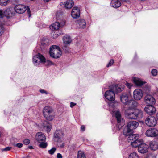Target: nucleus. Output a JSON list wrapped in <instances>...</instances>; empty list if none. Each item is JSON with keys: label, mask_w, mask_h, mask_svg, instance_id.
I'll list each match as a JSON object with an SVG mask.
<instances>
[{"label": "nucleus", "mask_w": 158, "mask_h": 158, "mask_svg": "<svg viewBox=\"0 0 158 158\" xmlns=\"http://www.w3.org/2000/svg\"><path fill=\"white\" fill-rule=\"evenodd\" d=\"M118 105L117 102H110L108 103L109 110L111 112L113 115L114 117L117 121V127L118 129L120 130L124 126V121L122 119L121 113L119 110L116 108V105Z\"/></svg>", "instance_id": "nucleus-1"}, {"label": "nucleus", "mask_w": 158, "mask_h": 158, "mask_svg": "<svg viewBox=\"0 0 158 158\" xmlns=\"http://www.w3.org/2000/svg\"><path fill=\"white\" fill-rule=\"evenodd\" d=\"M125 116L128 119H140L143 117L142 111L139 109H135L131 111L130 109H127L125 111Z\"/></svg>", "instance_id": "nucleus-2"}, {"label": "nucleus", "mask_w": 158, "mask_h": 158, "mask_svg": "<svg viewBox=\"0 0 158 158\" xmlns=\"http://www.w3.org/2000/svg\"><path fill=\"white\" fill-rule=\"evenodd\" d=\"M43 113L44 117L48 120L52 121L54 118L53 110L49 106H45L44 108Z\"/></svg>", "instance_id": "nucleus-3"}, {"label": "nucleus", "mask_w": 158, "mask_h": 158, "mask_svg": "<svg viewBox=\"0 0 158 158\" xmlns=\"http://www.w3.org/2000/svg\"><path fill=\"white\" fill-rule=\"evenodd\" d=\"M50 49L49 54L51 57L57 59L61 56L62 52L60 48L58 46L55 45L52 46Z\"/></svg>", "instance_id": "nucleus-4"}, {"label": "nucleus", "mask_w": 158, "mask_h": 158, "mask_svg": "<svg viewBox=\"0 0 158 158\" xmlns=\"http://www.w3.org/2000/svg\"><path fill=\"white\" fill-rule=\"evenodd\" d=\"M15 10L17 13L20 14H23L27 10V12L29 15V17L31 16V12L29 7L27 6V8L24 5L19 4L15 6Z\"/></svg>", "instance_id": "nucleus-5"}, {"label": "nucleus", "mask_w": 158, "mask_h": 158, "mask_svg": "<svg viewBox=\"0 0 158 158\" xmlns=\"http://www.w3.org/2000/svg\"><path fill=\"white\" fill-rule=\"evenodd\" d=\"M44 60L45 57L40 53H38L33 57V62L35 66L39 65L40 62L42 63L44 62Z\"/></svg>", "instance_id": "nucleus-6"}, {"label": "nucleus", "mask_w": 158, "mask_h": 158, "mask_svg": "<svg viewBox=\"0 0 158 158\" xmlns=\"http://www.w3.org/2000/svg\"><path fill=\"white\" fill-rule=\"evenodd\" d=\"M145 123L147 125L150 127L155 126L157 123V120L154 116H149L145 120Z\"/></svg>", "instance_id": "nucleus-7"}, {"label": "nucleus", "mask_w": 158, "mask_h": 158, "mask_svg": "<svg viewBox=\"0 0 158 158\" xmlns=\"http://www.w3.org/2000/svg\"><path fill=\"white\" fill-rule=\"evenodd\" d=\"M105 98L110 101H114L115 99V96L114 93L112 90L106 91L104 94Z\"/></svg>", "instance_id": "nucleus-8"}, {"label": "nucleus", "mask_w": 158, "mask_h": 158, "mask_svg": "<svg viewBox=\"0 0 158 158\" xmlns=\"http://www.w3.org/2000/svg\"><path fill=\"white\" fill-rule=\"evenodd\" d=\"M146 136L154 137L158 136V131L155 128H150L145 133Z\"/></svg>", "instance_id": "nucleus-9"}, {"label": "nucleus", "mask_w": 158, "mask_h": 158, "mask_svg": "<svg viewBox=\"0 0 158 158\" xmlns=\"http://www.w3.org/2000/svg\"><path fill=\"white\" fill-rule=\"evenodd\" d=\"M144 102L149 105H153L155 103V99L151 95L147 94L144 98Z\"/></svg>", "instance_id": "nucleus-10"}, {"label": "nucleus", "mask_w": 158, "mask_h": 158, "mask_svg": "<svg viewBox=\"0 0 158 158\" xmlns=\"http://www.w3.org/2000/svg\"><path fill=\"white\" fill-rule=\"evenodd\" d=\"M148 146L143 142L139 146L138 148V151L141 153L144 154L148 152Z\"/></svg>", "instance_id": "nucleus-11"}, {"label": "nucleus", "mask_w": 158, "mask_h": 158, "mask_svg": "<svg viewBox=\"0 0 158 158\" xmlns=\"http://www.w3.org/2000/svg\"><path fill=\"white\" fill-rule=\"evenodd\" d=\"M80 11L79 8L77 6L74 7L71 12L72 17L74 19L78 18L80 15Z\"/></svg>", "instance_id": "nucleus-12"}, {"label": "nucleus", "mask_w": 158, "mask_h": 158, "mask_svg": "<svg viewBox=\"0 0 158 158\" xmlns=\"http://www.w3.org/2000/svg\"><path fill=\"white\" fill-rule=\"evenodd\" d=\"M65 24V22L60 23L56 22L52 24V25L50 26V28L52 30H58L60 27H62Z\"/></svg>", "instance_id": "nucleus-13"}, {"label": "nucleus", "mask_w": 158, "mask_h": 158, "mask_svg": "<svg viewBox=\"0 0 158 158\" xmlns=\"http://www.w3.org/2000/svg\"><path fill=\"white\" fill-rule=\"evenodd\" d=\"M60 5L66 9H71L74 5V2L72 0H67L66 2H61Z\"/></svg>", "instance_id": "nucleus-14"}, {"label": "nucleus", "mask_w": 158, "mask_h": 158, "mask_svg": "<svg viewBox=\"0 0 158 158\" xmlns=\"http://www.w3.org/2000/svg\"><path fill=\"white\" fill-rule=\"evenodd\" d=\"M144 110L148 114L153 115L155 113L156 110L153 105H148L145 107Z\"/></svg>", "instance_id": "nucleus-15"}, {"label": "nucleus", "mask_w": 158, "mask_h": 158, "mask_svg": "<svg viewBox=\"0 0 158 158\" xmlns=\"http://www.w3.org/2000/svg\"><path fill=\"white\" fill-rule=\"evenodd\" d=\"M143 95L142 91L140 89H136L133 92L134 98L136 100H139L141 99Z\"/></svg>", "instance_id": "nucleus-16"}, {"label": "nucleus", "mask_w": 158, "mask_h": 158, "mask_svg": "<svg viewBox=\"0 0 158 158\" xmlns=\"http://www.w3.org/2000/svg\"><path fill=\"white\" fill-rule=\"evenodd\" d=\"M77 27L79 28H85L86 27V23L85 19H80L76 22Z\"/></svg>", "instance_id": "nucleus-17"}, {"label": "nucleus", "mask_w": 158, "mask_h": 158, "mask_svg": "<svg viewBox=\"0 0 158 158\" xmlns=\"http://www.w3.org/2000/svg\"><path fill=\"white\" fill-rule=\"evenodd\" d=\"M139 125V123L136 121H130L127 123V127L133 130L136 128Z\"/></svg>", "instance_id": "nucleus-18"}, {"label": "nucleus", "mask_w": 158, "mask_h": 158, "mask_svg": "<svg viewBox=\"0 0 158 158\" xmlns=\"http://www.w3.org/2000/svg\"><path fill=\"white\" fill-rule=\"evenodd\" d=\"M130 95L126 94H123L120 97L121 102L125 105H127L129 101Z\"/></svg>", "instance_id": "nucleus-19"}, {"label": "nucleus", "mask_w": 158, "mask_h": 158, "mask_svg": "<svg viewBox=\"0 0 158 158\" xmlns=\"http://www.w3.org/2000/svg\"><path fill=\"white\" fill-rule=\"evenodd\" d=\"M127 105L129 107L127 109H130L132 111L133 109L138 106V104L136 101L133 100H130Z\"/></svg>", "instance_id": "nucleus-20"}, {"label": "nucleus", "mask_w": 158, "mask_h": 158, "mask_svg": "<svg viewBox=\"0 0 158 158\" xmlns=\"http://www.w3.org/2000/svg\"><path fill=\"white\" fill-rule=\"evenodd\" d=\"M36 139L39 143H40L45 141L46 137L43 133L41 132H39L36 135Z\"/></svg>", "instance_id": "nucleus-21"}, {"label": "nucleus", "mask_w": 158, "mask_h": 158, "mask_svg": "<svg viewBox=\"0 0 158 158\" xmlns=\"http://www.w3.org/2000/svg\"><path fill=\"white\" fill-rule=\"evenodd\" d=\"M42 126L44 129L48 132L50 131L52 128V125L50 123L46 121L43 122Z\"/></svg>", "instance_id": "nucleus-22"}, {"label": "nucleus", "mask_w": 158, "mask_h": 158, "mask_svg": "<svg viewBox=\"0 0 158 158\" xmlns=\"http://www.w3.org/2000/svg\"><path fill=\"white\" fill-rule=\"evenodd\" d=\"M124 86L121 85H115L113 86L112 89L115 93L120 92L123 90Z\"/></svg>", "instance_id": "nucleus-23"}, {"label": "nucleus", "mask_w": 158, "mask_h": 158, "mask_svg": "<svg viewBox=\"0 0 158 158\" xmlns=\"http://www.w3.org/2000/svg\"><path fill=\"white\" fill-rule=\"evenodd\" d=\"M133 81L135 84L138 86H141L145 83V82L142 81L141 79L137 77L133 78Z\"/></svg>", "instance_id": "nucleus-24"}, {"label": "nucleus", "mask_w": 158, "mask_h": 158, "mask_svg": "<svg viewBox=\"0 0 158 158\" xmlns=\"http://www.w3.org/2000/svg\"><path fill=\"white\" fill-rule=\"evenodd\" d=\"M143 140L141 139H137L131 142L132 146L134 148L139 147L141 143H143Z\"/></svg>", "instance_id": "nucleus-25"}, {"label": "nucleus", "mask_w": 158, "mask_h": 158, "mask_svg": "<svg viewBox=\"0 0 158 158\" xmlns=\"http://www.w3.org/2000/svg\"><path fill=\"white\" fill-rule=\"evenodd\" d=\"M149 147L150 149L155 151L158 149V143L155 141H152L150 142Z\"/></svg>", "instance_id": "nucleus-26"}, {"label": "nucleus", "mask_w": 158, "mask_h": 158, "mask_svg": "<svg viewBox=\"0 0 158 158\" xmlns=\"http://www.w3.org/2000/svg\"><path fill=\"white\" fill-rule=\"evenodd\" d=\"M110 5L111 6L114 8H118L121 6V3L118 0H112Z\"/></svg>", "instance_id": "nucleus-27"}, {"label": "nucleus", "mask_w": 158, "mask_h": 158, "mask_svg": "<svg viewBox=\"0 0 158 158\" xmlns=\"http://www.w3.org/2000/svg\"><path fill=\"white\" fill-rule=\"evenodd\" d=\"M133 132V131L128 128L127 126L123 130V134L126 136H129L130 135L132 134Z\"/></svg>", "instance_id": "nucleus-28"}, {"label": "nucleus", "mask_w": 158, "mask_h": 158, "mask_svg": "<svg viewBox=\"0 0 158 158\" xmlns=\"http://www.w3.org/2000/svg\"><path fill=\"white\" fill-rule=\"evenodd\" d=\"M63 133L61 130H56L54 134V137L55 138H61L63 136Z\"/></svg>", "instance_id": "nucleus-29"}, {"label": "nucleus", "mask_w": 158, "mask_h": 158, "mask_svg": "<svg viewBox=\"0 0 158 158\" xmlns=\"http://www.w3.org/2000/svg\"><path fill=\"white\" fill-rule=\"evenodd\" d=\"M64 43L65 44H69L71 42V40L70 36L66 35L63 38Z\"/></svg>", "instance_id": "nucleus-30"}, {"label": "nucleus", "mask_w": 158, "mask_h": 158, "mask_svg": "<svg viewBox=\"0 0 158 158\" xmlns=\"http://www.w3.org/2000/svg\"><path fill=\"white\" fill-rule=\"evenodd\" d=\"M139 137V135L138 134H131L129 136L128 140V141H129V140H132L133 141L135 140L138 139Z\"/></svg>", "instance_id": "nucleus-31"}, {"label": "nucleus", "mask_w": 158, "mask_h": 158, "mask_svg": "<svg viewBox=\"0 0 158 158\" xmlns=\"http://www.w3.org/2000/svg\"><path fill=\"white\" fill-rule=\"evenodd\" d=\"M4 16L9 18L12 16V13L10 9L8 8L4 10Z\"/></svg>", "instance_id": "nucleus-32"}, {"label": "nucleus", "mask_w": 158, "mask_h": 158, "mask_svg": "<svg viewBox=\"0 0 158 158\" xmlns=\"http://www.w3.org/2000/svg\"><path fill=\"white\" fill-rule=\"evenodd\" d=\"M128 158H139V156L137 153L133 152L129 154Z\"/></svg>", "instance_id": "nucleus-33"}, {"label": "nucleus", "mask_w": 158, "mask_h": 158, "mask_svg": "<svg viewBox=\"0 0 158 158\" xmlns=\"http://www.w3.org/2000/svg\"><path fill=\"white\" fill-rule=\"evenodd\" d=\"M10 2V0H0V5L4 6Z\"/></svg>", "instance_id": "nucleus-34"}, {"label": "nucleus", "mask_w": 158, "mask_h": 158, "mask_svg": "<svg viewBox=\"0 0 158 158\" xmlns=\"http://www.w3.org/2000/svg\"><path fill=\"white\" fill-rule=\"evenodd\" d=\"M42 63H45V65L46 66H50L54 65L52 61L49 60H46L45 58L44 61L42 62Z\"/></svg>", "instance_id": "nucleus-35"}, {"label": "nucleus", "mask_w": 158, "mask_h": 158, "mask_svg": "<svg viewBox=\"0 0 158 158\" xmlns=\"http://www.w3.org/2000/svg\"><path fill=\"white\" fill-rule=\"evenodd\" d=\"M77 158H86L84 153L81 151H79Z\"/></svg>", "instance_id": "nucleus-36"}, {"label": "nucleus", "mask_w": 158, "mask_h": 158, "mask_svg": "<svg viewBox=\"0 0 158 158\" xmlns=\"http://www.w3.org/2000/svg\"><path fill=\"white\" fill-rule=\"evenodd\" d=\"M40 143L39 144V147L40 148H46L47 144L46 143L44 142L43 141L40 142Z\"/></svg>", "instance_id": "nucleus-37"}, {"label": "nucleus", "mask_w": 158, "mask_h": 158, "mask_svg": "<svg viewBox=\"0 0 158 158\" xmlns=\"http://www.w3.org/2000/svg\"><path fill=\"white\" fill-rule=\"evenodd\" d=\"M156 155L153 153H150L148 154L146 158H156Z\"/></svg>", "instance_id": "nucleus-38"}, {"label": "nucleus", "mask_w": 158, "mask_h": 158, "mask_svg": "<svg viewBox=\"0 0 158 158\" xmlns=\"http://www.w3.org/2000/svg\"><path fill=\"white\" fill-rule=\"evenodd\" d=\"M56 150V148L55 147H53V148H52L50 150H49L48 151V152L49 154H50L51 155H52L54 154V152H55V151Z\"/></svg>", "instance_id": "nucleus-39"}, {"label": "nucleus", "mask_w": 158, "mask_h": 158, "mask_svg": "<svg viewBox=\"0 0 158 158\" xmlns=\"http://www.w3.org/2000/svg\"><path fill=\"white\" fill-rule=\"evenodd\" d=\"M151 73L152 75L156 76L157 73V71L156 69H153L151 71Z\"/></svg>", "instance_id": "nucleus-40"}, {"label": "nucleus", "mask_w": 158, "mask_h": 158, "mask_svg": "<svg viewBox=\"0 0 158 158\" xmlns=\"http://www.w3.org/2000/svg\"><path fill=\"white\" fill-rule=\"evenodd\" d=\"M4 28L3 25L0 24V36L2 35L3 33Z\"/></svg>", "instance_id": "nucleus-41"}, {"label": "nucleus", "mask_w": 158, "mask_h": 158, "mask_svg": "<svg viewBox=\"0 0 158 158\" xmlns=\"http://www.w3.org/2000/svg\"><path fill=\"white\" fill-rule=\"evenodd\" d=\"M114 62V60H111L110 62L106 65L107 67H108L112 66Z\"/></svg>", "instance_id": "nucleus-42"}, {"label": "nucleus", "mask_w": 158, "mask_h": 158, "mask_svg": "<svg viewBox=\"0 0 158 158\" xmlns=\"http://www.w3.org/2000/svg\"><path fill=\"white\" fill-rule=\"evenodd\" d=\"M23 143L25 145H28L30 143V140L28 139H24L23 141Z\"/></svg>", "instance_id": "nucleus-43"}, {"label": "nucleus", "mask_w": 158, "mask_h": 158, "mask_svg": "<svg viewBox=\"0 0 158 158\" xmlns=\"http://www.w3.org/2000/svg\"><path fill=\"white\" fill-rule=\"evenodd\" d=\"M11 147H7L4 148H3L1 149L2 151H7L10 150L11 149Z\"/></svg>", "instance_id": "nucleus-44"}, {"label": "nucleus", "mask_w": 158, "mask_h": 158, "mask_svg": "<svg viewBox=\"0 0 158 158\" xmlns=\"http://www.w3.org/2000/svg\"><path fill=\"white\" fill-rule=\"evenodd\" d=\"M4 17V10L0 9V18H3Z\"/></svg>", "instance_id": "nucleus-45"}, {"label": "nucleus", "mask_w": 158, "mask_h": 158, "mask_svg": "<svg viewBox=\"0 0 158 158\" xmlns=\"http://www.w3.org/2000/svg\"><path fill=\"white\" fill-rule=\"evenodd\" d=\"M14 146L18 147L19 148H20L23 146V144L21 143H19L16 144H14Z\"/></svg>", "instance_id": "nucleus-46"}, {"label": "nucleus", "mask_w": 158, "mask_h": 158, "mask_svg": "<svg viewBox=\"0 0 158 158\" xmlns=\"http://www.w3.org/2000/svg\"><path fill=\"white\" fill-rule=\"evenodd\" d=\"M126 86L128 88H130L132 86V84L131 83L127 82L126 84Z\"/></svg>", "instance_id": "nucleus-47"}, {"label": "nucleus", "mask_w": 158, "mask_h": 158, "mask_svg": "<svg viewBox=\"0 0 158 158\" xmlns=\"http://www.w3.org/2000/svg\"><path fill=\"white\" fill-rule=\"evenodd\" d=\"M40 92L42 94L45 93L46 94H48L47 92L44 89H40Z\"/></svg>", "instance_id": "nucleus-48"}, {"label": "nucleus", "mask_w": 158, "mask_h": 158, "mask_svg": "<svg viewBox=\"0 0 158 158\" xmlns=\"http://www.w3.org/2000/svg\"><path fill=\"white\" fill-rule=\"evenodd\" d=\"M76 103H74V102H72L70 103V106L71 107H73L74 106H75L76 105Z\"/></svg>", "instance_id": "nucleus-49"}, {"label": "nucleus", "mask_w": 158, "mask_h": 158, "mask_svg": "<svg viewBox=\"0 0 158 158\" xmlns=\"http://www.w3.org/2000/svg\"><path fill=\"white\" fill-rule=\"evenodd\" d=\"M57 158H62V156L61 154L60 153H58L57 154Z\"/></svg>", "instance_id": "nucleus-50"}, {"label": "nucleus", "mask_w": 158, "mask_h": 158, "mask_svg": "<svg viewBox=\"0 0 158 158\" xmlns=\"http://www.w3.org/2000/svg\"><path fill=\"white\" fill-rule=\"evenodd\" d=\"M81 130L82 131H84L85 130V127L84 126L82 125L81 127Z\"/></svg>", "instance_id": "nucleus-51"}, {"label": "nucleus", "mask_w": 158, "mask_h": 158, "mask_svg": "<svg viewBox=\"0 0 158 158\" xmlns=\"http://www.w3.org/2000/svg\"><path fill=\"white\" fill-rule=\"evenodd\" d=\"M64 143H62L61 144H60V147L61 148H63L64 147Z\"/></svg>", "instance_id": "nucleus-52"}, {"label": "nucleus", "mask_w": 158, "mask_h": 158, "mask_svg": "<svg viewBox=\"0 0 158 158\" xmlns=\"http://www.w3.org/2000/svg\"><path fill=\"white\" fill-rule=\"evenodd\" d=\"M55 36L54 35V36H53L54 38H56L59 35H58V34H56H56H55Z\"/></svg>", "instance_id": "nucleus-53"}, {"label": "nucleus", "mask_w": 158, "mask_h": 158, "mask_svg": "<svg viewBox=\"0 0 158 158\" xmlns=\"http://www.w3.org/2000/svg\"><path fill=\"white\" fill-rule=\"evenodd\" d=\"M29 148L30 149H32L33 148V147L32 146H29Z\"/></svg>", "instance_id": "nucleus-54"}, {"label": "nucleus", "mask_w": 158, "mask_h": 158, "mask_svg": "<svg viewBox=\"0 0 158 158\" xmlns=\"http://www.w3.org/2000/svg\"><path fill=\"white\" fill-rule=\"evenodd\" d=\"M156 116V117H157V119L158 120V113L157 114Z\"/></svg>", "instance_id": "nucleus-55"}, {"label": "nucleus", "mask_w": 158, "mask_h": 158, "mask_svg": "<svg viewBox=\"0 0 158 158\" xmlns=\"http://www.w3.org/2000/svg\"><path fill=\"white\" fill-rule=\"evenodd\" d=\"M122 2L126 1L127 0H120Z\"/></svg>", "instance_id": "nucleus-56"}, {"label": "nucleus", "mask_w": 158, "mask_h": 158, "mask_svg": "<svg viewBox=\"0 0 158 158\" xmlns=\"http://www.w3.org/2000/svg\"><path fill=\"white\" fill-rule=\"evenodd\" d=\"M64 48V50H66V49H64V48Z\"/></svg>", "instance_id": "nucleus-57"}]
</instances>
